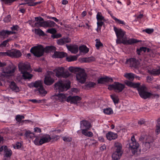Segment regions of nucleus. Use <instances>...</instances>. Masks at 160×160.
<instances>
[{
    "instance_id": "f257e3e1",
    "label": "nucleus",
    "mask_w": 160,
    "mask_h": 160,
    "mask_svg": "<svg viewBox=\"0 0 160 160\" xmlns=\"http://www.w3.org/2000/svg\"><path fill=\"white\" fill-rule=\"evenodd\" d=\"M114 30L115 32L117 39L116 42L117 44L123 43L124 44H132L138 42L139 41L134 38L127 40L126 32L121 28H118L114 27Z\"/></svg>"
},
{
    "instance_id": "f03ea898",
    "label": "nucleus",
    "mask_w": 160,
    "mask_h": 160,
    "mask_svg": "<svg viewBox=\"0 0 160 160\" xmlns=\"http://www.w3.org/2000/svg\"><path fill=\"white\" fill-rule=\"evenodd\" d=\"M53 71L55 73V76L58 78H67L70 75L71 73L68 71H64V68L62 67L56 68Z\"/></svg>"
},
{
    "instance_id": "7ed1b4c3",
    "label": "nucleus",
    "mask_w": 160,
    "mask_h": 160,
    "mask_svg": "<svg viewBox=\"0 0 160 160\" xmlns=\"http://www.w3.org/2000/svg\"><path fill=\"white\" fill-rule=\"evenodd\" d=\"M15 68V67L12 64L10 65L5 68H3L2 69V72L1 76L6 78H8L14 72Z\"/></svg>"
},
{
    "instance_id": "20e7f679",
    "label": "nucleus",
    "mask_w": 160,
    "mask_h": 160,
    "mask_svg": "<svg viewBox=\"0 0 160 160\" xmlns=\"http://www.w3.org/2000/svg\"><path fill=\"white\" fill-rule=\"evenodd\" d=\"M30 52L35 56L40 57L42 56L44 54V48L41 45L35 46L31 48Z\"/></svg>"
},
{
    "instance_id": "39448f33",
    "label": "nucleus",
    "mask_w": 160,
    "mask_h": 160,
    "mask_svg": "<svg viewBox=\"0 0 160 160\" xmlns=\"http://www.w3.org/2000/svg\"><path fill=\"white\" fill-rule=\"evenodd\" d=\"M54 86L55 89L57 90H61V89H66L67 90L69 89L71 86V83L70 82H63L61 80H59L55 83Z\"/></svg>"
},
{
    "instance_id": "423d86ee",
    "label": "nucleus",
    "mask_w": 160,
    "mask_h": 160,
    "mask_svg": "<svg viewBox=\"0 0 160 160\" xmlns=\"http://www.w3.org/2000/svg\"><path fill=\"white\" fill-rule=\"evenodd\" d=\"M124 83L128 86L135 88H137V90H146L147 88L144 84L140 85V83H134L131 81L126 80L124 81Z\"/></svg>"
},
{
    "instance_id": "0eeeda50",
    "label": "nucleus",
    "mask_w": 160,
    "mask_h": 160,
    "mask_svg": "<svg viewBox=\"0 0 160 160\" xmlns=\"http://www.w3.org/2000/svg\"><path fill=\"white\" fill-rule=\"evenodd\" d=\"M76 79L78 82L81 84L84 83L86 81L87 75L83 69L81 68L76 73Z\"/></svg>"
},
{
    "instance_id": "6e6552de",
    "label": "nucleus",
    "mask_w": 160,
    "mask_h": 160,
    "mask_svg": "<svg viewBox=\"0 0 160 160\" xmlns=\"http://www.w3.org/2000/svg\"><path fill=\"white\" fill-rule=\"evenodd\" d=\"M115 92L110 95L111 98L112 99L115 104H118L119 102V97H123L124 96L125 93L124 91H115Z\"/></svg>"
},
{
    "instance_id": "1a4fd4ad",
    "label": "nucleus",
    "mask_w": 160,
    "mask_h": 160,
    "mask_svg": "<svg viewBox=\"0 0 160 160\" xmlns=\"http://www.w3.org/2000/svg\"><path fill=\"white\" fill-rule=\"evenodd\" d=\"M148 91H138V94L140 97L144 99H146L150 97L152 98H158L159 95L155 94H152L147 92Z\"/></svg>"
},
{
    "instance_id": "9d476101",
    "label": "nucleus",
    "mask_w": 160,
    "mask_h": 160,
    "mask_svg": "<svg viewBox=\"0 0 160 160\" xmlns=\"http://www.w3.org/2000/svg\"><path fill=\"white\" fill-rule=\"evenodd\" d=\"M129 146L132 150V152L134 154L137 152V149L139 147V144L136 142L134 135L131 137V141L129 143Z\"/></svg>"
},
{
    "instance_id": "9b49d317",
    "label": "nucleus",
    "mask_w": 160,
    "mask_h": 160,
    "mask_svg": "<svg viewBox=\"0 0 160 160\" xmlns=\"http://www.w3.org/2000/svg\"><path fill=\"white\" fill-rule=\"evenodd\" d=\"M19 71L22 73L27 71L32 72V69L29 63H20L18 64Z\"/></svg>"
},
{
    "instance_id": "f8f14e48",
    "label": "nucleus",
    "mask_w": 160,
    "mask_h": 160,
    "mask_svg": "<svg viewBox=\"0 0 160 160\" xmlns=\"http://www.w3.org/2000/svg\"><path fill=\"white\" fill-rule=\"evenodd\" d=\"M58 138V136L57 135L52 136L51 137L49 135H46L43 136L41 138L40 142L42 143V145L43 143L48 142L51 141L56 140Z\"/></svg>"
},
{
    "instance_id": "ddd939ff",
    "label": "nucleus",
    "mask_w": 160,
    "mask_h": 160,
    "mask_svg": "<svg viewBox=\"0 0 160 160\" xmlns=\"http://www.w3.org/2000/svg\"><path fill=\"white\" fill-rule=\"evenodd\" d=\"M125 88L124 84L118 82H115L112 84L108 86V89H114L115 90H123Z\"/></svg>"
},
{
    "instance_id": "4468645a",
    "label": "nucleus",
    "mask_w": 160,
    "mask_h": 160,
    "mask_svg": "<svg viewBox=\"0 0 160 160\" xmlns=\"http://www.w3.org/2000/svg\"><path fill=\"white\" fill-rule=\"evenodd\" d=\"M28 86L31 88H39L38 90H45L43 86V82L41 80H39L32 82L28 84Z\"/></svg>"
},
{
    "instance_id": "2eb2a0df",
    "label": "nucleus",
    "mask_w": 160,
    "mask_h": 160,
    "mask_svg": "<svg viewBox=\"0 0 160 160\" xmlns=\"http://www.w3.org/2000/svg\"><path fill=\"white\" fill-rule=\"evenodd\" d=\"M81 99V98L78 96L70 95L67 97L66 101L67 102H70L71 104H77L80 102Z\"/></svg>"
},
{
    "instance_id": "dca6fc26",
    "label": "nucleus",
    "mask_w": 160,
    "mask_h": 160,
    "mask_svg": "<svg viewBox=\"0 0 160 160\" xmlns=\"http://www.w3.org/2000/svg\"><path fill=\"white\" fill-rule=\"evenodd\" d=\"M126 64H129L131 67H137L139 65L138 60L134 58H131L127 59L126 62Z\"/></svg>"
},
{
    "instance_id": "f3484780",
    "label": "nucleus",
    "mask_w": 160,
    "mask_h": 160,
    "mask_svg": "<svg viewBox=\"0 0 160 160\" xmlns=\"http://www.w3.org/2000/svg\"><path fill=\"white\" fill-rule=\"evenodd\" d=\"M52 73V72H50L49 73L47 74L45 77L44 83L45 84L47 85H51L55 82L54 79L52 78L50 76V74Z\"/></svg>"
},
{
    "instance_id": "a211bd4d",
    "label": "nucleus",
    "mask_w": 160,
    "mask_h": 160,
    "mask_svg": "<svg viewBox=\"0 0 160 160\" xmlns=\"http://www.w3.org/2000/svg\"><path fill=\"white\" fill-rule=\"evenodd\" d=\"M113 80L112 78L108 77H101L98 79L97 80L98 83L100 84H104L109 82H112Z\"/></svg>"
},
{
    "instance_id": "6ab92c4d",
    "label": "nucleus",
    "mask_w": 160,
    "mask_h": 160,
    "mask_svg": "<svg viewBox=\"0 0 160 160\" xmlns=\"http://www.w3.org/2000/svg\"><path fill=\"white\" fill-rule=\"evenodd\" d=\"M9 56L13 58H19L22 55V53L19 50L15 49L12 51H8Z\"/></svg>"
},
{
    "instance_id": "aec40b11",
    "label": "nucleus",
    "mask_w": 160,
    "mask_h": 160,
    "mask_svg": "<svg viewBox=\"0 0 160 160\" xmlns=\"http://www.w3.org/2000/svg\"><path fill=\"white\" fill-rule=\"evenodd\" d=\"M107 139L109 141L115 140L118 137L117 133L111 131L108 132L106 135Z\"/></svg>"
},
{
    "instance_id": "412c9836",
    "label": "nucleus",
    "mask_w": 160,
    "mask_h": 160,
    "mask_svg": "<svg viewBox=\"0 0 160 160\" xmlns=\"http://www.w3.org/2000/svg\"><path fill=\"white\" fill-rule=\"evenodd\" d=\"M81 128H84V129H89L92 127L91 123L86 120H83L80 121Z\"/></svg>"
},
{
    "instance_id": "4be33fe9",
    "label": "nucleus",
    "mask_w": 160,
    "mask_h": 160,
    "mask_svg": "<svg viewBox=\"0 0 160 160\" xmlns=\"http://www.w3.org/2000/svg\"><path fill=\"white\" fill-rule=\"evenodd\" d=\"M146 140L147 141L143 142L142 144V150L144 152L146 151L150 148L151 143H152L153 141L152 139L150 141L148 139H147Z\"/></svg>"
},
{
    "instance_id": "5701e85b",
    "label": "nucleus",
    "mask_w": 160,
    "mask_h": 160,
    "mask_svg": "<svg viewBox=\"0 0 160 160\" xmlns=\"http://www.w3.org/2000/svg\"><path fill=\"white\" fill-rule=\"evenodd\" d=\"M114 151L122 153H123V150L122 149V144L118 142H115L114 144Z\"/></svg>"
},
{
    "instance_id": "b1692460",
    "label": "nucleus",
    "mask_w": 160,
    "mask_h": 160,
    "mask_svg": "<svg viewBox=\"0 0 160 160\" xmlns=\"http://www.w3.org/2000/svg\"><path fill=\"white\" fill-rule=\"evenodd\" d=\"M4 149L5 154L4 158H10L12 153V151L9 148H8L7 146L4 147Z\"/></svg>"
},
{
    "instance_id": "393cba45",
    "label": "nucleus",
    "mask_w": 160,
    "mask_h": 160,
    "mask_svg": "<svg viewBox=\"0 0 160 160\" xmlns=\"http://www.w3.org/2000/svg\"><path fill=\"white\" fill-rule=\"evenodd\" d=\"M66 53L62 52H55L52 57L55 58H62L65 57Z\"/></svg>"
},
{
    "instance_id": "a878e982",
    "label": "nucleus",
    "mask_w": 160,
    "mask_h": 160,
    "mask_svg": "<svg viewBox=\"0 0 160 160\" xmlns=\"http://www.w3.org/2000/svg\"><path fill=\"white\" fill-rule=\"evenodd\" d=\"M149 73L153 76H156L160 74V67L155 68H153L149 72Z\"/></svg>"
},
{
    "instance_id": "bb28decb",
    "label": "nucleus",
    "mask_w": 160,
    "mask_h": 160,
    "mask_svg": "<svg viewBox=\"0 0 160 160\" xmlns=\"http://www.w3.org/2000/svg\"><path fill=\"white\" fill-rule=\"evenodd\" d=\"M67 47L72 53L76 54L78 52V46L71 47L66 45Z\"/></svg>"
},
{
    "instance_id": "cd10ccee",
    "label": "nucleus",
    "mask_w": 160,
    "mask_h": 160,
    "mask_svg": "<svg viewBox=\"0 0 160 160\" xmlns=\"http://www.w3.org/2000/svg\"><path fill=\"white\" fill-rule=\"evenodd\" d=\"M122 154L114 151L112 155V159L114 160H118L120 158Z\"/></svg>"
},
{
    "instance_id": "c85d7f7f",
    "label": "nucleus",
    "mask_w": 160,
    "mask_h": 160,
    "mask_svg": "<svg viewBox=\"0 0 160 160\" xmlns=\"http://www.w3.org/2000/svg\"><path fill=\"white\" fill-rule=\"evenodd\" d=\"M35 26L39 27H42L44 28H47V21H42V22H36L34 24Z\"/></svg>"
},
{
    "instance_id": "c756f323",
    "label": "nucleus",
    "mask_w": 160,
    "mask_h": 160,
    "mask_svg": "<svg viewBox=\"0 0 160 160\" xmlns=\"http://www.w3.org/2000/svg\"><path fill=\"white\" fill-rule=\"evenodd\" d=\"M124 76L130 81H132L135 78L134 74L132 73H126L124 74Z\"/></svg>"
},
{
    "instance_id": "7c9ffc66",
    "label": "nucleus",
    "mask_w": 160,
    "mask_h": 160,
    "mask_svg": "<svg viewBox=\"0 0 160 160\" xmlns=\"http://www.w3.org/2000/svg\"><path fill=\"white\" fill-rule=\"evenodd\" d=\"M25 117L23 115H18L16 116V120L19 122L24 123L25 122H29L28 120H22V119H24Z\"/></svg>"
},
{
    "instance_id": "2f4dec72",
    "label": "nucleus",
    "mask_w": 160,
    "mask_h": 160,
    "mask_svg": "<svg viewBox=\"0 0 160 160\" xmlns=\"http://www.w3.org/2000/svg\"><path fill=\"white\" fill-rule=\"evenodd\" d=\"M79 50L80 52L86 54L89 52V49L85 45H83L79 47Z\"/></svg>"
},
{
    "instance_id": "473e14b6",
    "label": "nucleus",
    "mask_w": 160,
    "mask_h": 160,
    "mask_svg": "<svg viewBox=\"0 0 160 160\" xmlns=\"http://www.w3.org/2000/svg\"><path fill=\"white\" fill-rule=\"evenodd\" d=\"M89 129H82V134L88 137H92L93 136V133L90 131H88Z\"/></svg>"
},
{
    "instance_id": "72a5a7b5",
    "label": "nucleus",
    "mask_w": 160,
    "mask_h": 160,
    "mask_svg": "<svg viewBox=\"0 0 160 160\" xmlns=\"http://www.w3.org/2000/svg\"><path fill=\"white\" fill-rule=\"evenodd\" d=\"M55 96L57 97L59 100L62 101H63L64 99H65L67 97V96L65 94L60 93V92L57 94L55 93Z\"/></svg>"
},
{
    "instance_id": "f704fd0d",
    "label": "nucleus",
    "mask_w": 160,
    "mask_h": 160,
    "mask_svg": "<svg viewBox=\"0 0 160 160\" xmlns=\"http://www.w3.org/2000/svg\"><path fill=\"white\" fill-rule=\"evenodd\" d=\"M56 49V47L52 46H47L44 48V52H53L55 51Z\"/></svg>"
},
{
    "instance_id": "c9c22d12",
    "label": "nucleus",
    "mask_w": 160,
    "mask_h": 160,
    "mask_svg": "<svg viewBox=\"0 0 160 160\" xmlns=\"http://www.w3.org/2000/svg\"><path fill=\"white\" fill-rule=\"evenodd\" d=\"M29 72L27 71L23 73L22 76L24 79H31L33 76V75L30 74Z\"/></svg>"
},
{
    "instance_id": "e433bc0d",
    "label": "nucleus",
    "mask_w": 160,
    "mask_h": 160,
    "mask_svg": "<svg viewBox=\"0 0 160 160\" xmlns=\"http://www.w3.org/2000/svg\"><path fill=\"white\" fill-rule=\"evenodd\" d=\"M103 112L105 114L110 115L113 113V111L112 108H108L103 109Z\"/></svg>"
},
{
    "instance_id": "4c0bfd02",
    "label": "nucleus",
    "mask_w": 160,
    "mask_h": 160,
    "mask_svg": "<svg viewBox=\"0 0 160 160\" xmlns=\"http://www.w3.org/2000/svg\"><path fill=\"white\" fill-rule=\"evenodd\" d=\"M95 41L96 42L95 46L97 49L98 50L100 47L102 48L103 47V44L101 42L99 39H96Z\"/></svg>"
},
{
    "instance_id": "58836bf2",
    "label": "nucleus",
    "mask_w": 160,
    "mask_h": 160,
    "mask_svg": "<svg viewBox=\"0 0 160 160\" xmlns=\"http://www.w3.org/2000/svg\"><path fill=\"white\" fill-rule=\"evenodd\" d=\"M9 87L12 90H18L19 89V88L17 86L16 83L13 81L11 82Z\"/></svg>"
},
{
    "instance_id": "ea45409f",
    "label": "nucleus",
    "mask_w": 160,
    "mask_h": 160,
    "mask_svg": "<svg viewBox=\"0 0 160 160\" xmlns=\"http://www.w3.org/2000/svg\"><path fill=\"white\" fill-rule=\"evenodd\" d=\"M96 18L98 21H105L104 18L102 16L101 12H98Z\"/></svg>"
},
{
    "instance_id": "a19ab883",
    "label": "nucleus",
    "mask_w": 160,
    "mask_h": 160,
    "mask_svg": "<svg viewBox=\"0 0 160 160\" xmlns=\"http://www.w3.org/2000/svg\"><path fill=\"white\" fill-rule=\"evenodd\" d=\"M35 32L36 34L41 36H43L46 35L44 32L40 28L35 29Z\"/></svg>"
},
{
    "instance_id": "79ce46f5",
    "label": "nucleus",
    "mask_w": 160,
    "mask_h": 160,
    "mask_svg": "<svg viewBox=\"0 0 160 160\" xmlns=\"http://www.w3.org/2000/svg\"><path fill=\"white\" fill-rule=\"evenodd\" d=\"M81 68L78 67H70L68 68L69 70L72 72L76 73L78 72L81 69Z\"/></svg>"
},
{
    "instance_id": "37998d69",
    "label": "nucleus",
    "mask_w": 160,
    "mask_h": 160,
    "mask_svg": "<svg viewBox=\"0 0 160 160\" xmlns=\"http://www.w3.org/2000/svg\"><path fill=\"white\" fill-rule=\"evenodd\" d=\"M37 91V93L38 95L44 97L47 94V91Z\"/></svg>"
},
{
    "instance_id": "c03bdc74",
    "label": "nucleus",
    "mask_w": 160,
    "mask_h": 160,
    "mask_svg": "<svg viewBox=\"0 0 160 160\" xmlns=\"http://www.w3.org/2000/svg\"><path fill=\"white\" fill-rule=\"evenodd\" d=\"M41 138L37 137H36L34 141V143L37 145H42V143L40 142L41 141Z\"/></svg>"
},
{
    "instance_id": "a18cd8bd",
    "label": "nucleus",
    "mask_w": 160,
    "mask_h": 160,
    "mask_svg": "<svg viewBox=\"0 0 160 160\" xmlns=\"http://www.w3.org/2000/svg\"><path fill=\"white\" fill-rule=\"evenodd\" d=\"M77 59V57L75 56H70L66 58V60L69 62L76 60Z\"/></svg>"
},
{
    "instance_id": "49530a36",
    "label": "nucleus",
    "mask_w": 160,
    "mask_h": 160,
    "mask_svg": "<svg viewBox=\"0 0 160 160\" xmlns=\"http://www.w3.org/2000/svg\"><path fill=\"white\" fill-rule=\"evenodd\" d=\"M45 100V99L37 100L36 99H29L28 100L29 101L31 102L34 103H41L42 102H44Z\"/></svg>"
},
{
    "instance_id": "de8ad7c7",
    "label": "nucleus",
    "mask_w": 160,
    "mask_h": 160,
    "mask_svg": "<svg viewBox=\"0 0 160 160\" xmlns=\"http://www.w3.org/2000/svg\"><path fill=\"white\" fill-rule=\"evenodd\" d=\"M96 85V83L94 82H89L86 84V86L89 88H93Z\"/></svg>"
},
{
    "instance_id": "09e8293b",
    "label": "nucleus",
    "mask_w": 160,
    "mask_h": 160,
    "mask_svg": "<svg viewBox=\"0 0 160 160\" xmlns=\"http://www.w3.org/2000/svg\"><path fill=\"white\" fill-rule=\"evenodd\" d=\"M47 27H52L55 26L56 23L52 21H47Z\"/></svg>"
},
{
    "instance_id": "8fccbe9b",
    "label": "nucleus",
    "mask_w": 160,
    "mask_h": 160,
    "mask_svg": "<svg viewBox=\"0 0 160 160\" xmlns=\"http://www.w3.org/2000/svg\"><path fill=\"white\" fill-rule=\"evenodd\" d=\"M146 47H141L139 49H137V53L138 55H140V53L142 51H143L144 52H146Z\"/></svg>"
},
{
    "instance_id": "3c124183",
    "label": "nucleus",
    "mask_w": 160,
    "mask_h": 160,
    "mask_svg": "<svg viewBox=\"0 0 160 160\" xmlns=\"http://www.w3.org/2000/svg\"><path fill=\"white\" fill-rule=\"evenodd\" d=\"M113 19L116 22H117L118 24H122L125 25L126 23L123 21L115 17H113Z\"/></svg>"
},
{
    "instance_id": "603ef678",
    "label": "nucleus",
    "mask_w": 160,
    "mask_h": 160,
    "mask_svg": "<svg viewBox=\"0 0 160 160\" xmlns=\"http://www.w3.org/2000/svg\"><path fill=\"white\" fill-rule=\"evenodd\" d=\"M26 2L25 4H27L29 6H34V2H33V1L35 0H24Z\"/></svg>"
},
{
    "instance_id": "864d4df0",
    "label": "nucleus",
    "mask_w": 160,
    "mask_h": 160,
    "mask_svg": "<svg viewBox=\"0 0 160 160\" xmlns=\"http://www.w3.org/2000/svg\"><path fill=\"white\" fill-rule=\"evenodd\" d=\"M57 32L56 30L54 28H52L48 29L46 31L47 32L53 34Z\"/></svg>"
},
{
    "instance_id": "5fc2aeb1",
    "label": "nucleus",
    "mask_w": 160,
    "mask_h": 160,
    "mask_svg": "<svg viewBox=\"0 0 160 160\" xmlns=\"http://www.w3.org/2000/svg\"><path fill=\"white\" fill-rule=\"evenodd\" d=\"M156 133L158 135L160 133V125L157 123L156 125Z\"/></svg>"
},
{
    "instance_id": "6e6d98bb",
    "label": "nucleus",
    "mask_w": 160,
    "mask_h": 160,
    "mask_svg": "<svg viewBox=\"0 0 160 160\" xmlns=\"http://www.w3.org/2000/svg\"><path fill=\"white\" fill-rule=\"evenodd\" d=\"M7 35V30H2L0 32V38Z\"/></svg>"
},
{
    "instance_id": "4d7b16f0",
    "label": "nucleus",
    "mask_w": 160,
    "mask_h": 160,
    "mask_svg": "<svg viewBox=\"0 0 160 160\" xmlns=\"http://www.w3.org/2000/svg\"><path fill=\"white\" fill-rule=\"evenodd\" d=\"M22 144L21 142H17L14 144L13 146L14 148L15 149H18L20 148Z\"/></svg>"
},
{
    "instance_id": "13d9d810",
    "label": "nucleus",
    "mask_w": 160,
    "mask_h": 160,
    "mask_svg": "<svg viewBox=\"0 0 160 160\" xmlns=\"http://www.w3.org/2000/svg\"><path fill=\"white\" fill-rule=\"evenodd\" d=\"M103 21H97V25L98 28L101 29V27L104 24V22Z\"/></svg>"
},
{
    "instance_id": "bf43d9fd",
    "label": "nucleus",
    "mask_w": 160,
    "mask_h": 160,
    "mask_svg": "<svg viewBox=\"0 0 160 160\" xmlns=\"http://www.w3.org/2000/svg\"><path fill=\"white\" fill-rule=\"evenodd\" d=\"M7 56H9L8 51L6 52H0V57L2 58Z\"/></svg>"
},
{
    "instance_id": "052dcab7",
    "label": "nucleus",
    "mask_w": 160,
    "mask_h": 160,
    "mask_svg": "<svg viewBox=\"0 0 160 160\" xmlns=\"http://www.w3.org/2000/svg\"><path fill=\"white\" fill-rule=\"evenodd\" d=\"M143 31L147 33L151 34L154 31V29L152 28H147L143 30Z\"/></svg>"
},
{
    "instance_id": "680f3d73",
    "label": "nucleus",
    "mask_w": 160,
    "mask_h": 160,
    "mask_svg": "<svg viewBox=\"0 0 160 160\" xmlns=\"http://www.w3.org/2000/svg\"><path fill=\"white\" fill-rule=\"evenodd\" d=\"M57 43L58 45H62L64 44L62 38L58 40L57 41Z\"/></svg>"
},
{
    "instance_id": "e2e57ef3",
    "label": "nucleus",
    "mask_w": 160,
    "mask_h": 160,
    "mask_svg": "<svg viewBox=\"0 0 160 160\" xmlns=\"http://www.w3.org/2000/svg\"><path fill=\"white\" fill-rule=\"evenodd\" d=\"M11 20V16L10 15H8L4 19L3 21L5 22H9Z\"/></svg>"
},
{
    "instance_id": "0e129e2a",
    "label": "nucleus",
    "mask_w": 160,
    "mask_h": 160,
    "mask_svg": "<svg viewBox=\"0 0 160 160\" xmlns=\"http://www.w3.org/2000/svg\"><path fill=\"white\" fill-rule=\"evenodd\" d=\"M63 140L64 141L66 142H70L72 140V138L69 137H65L63 138Z\"/></svg>"
},
{
    "instance_id": "69168bd1",
    "label": "nucleus",
    "mask_w": 160,
    "mask_h": 160,
    "mask_svg": "<svg viewBox=\"0 0 160 160\" xmlns=\"http://www.w3.org/2000/svg\"><path fill=\"white\" fill-rule=\"evenodd\" d=\"M62 39L63 40V41L64 42V43H67L70 42H71V39L70 38L67 37V38H62Z\"/></svg>"
},
{
    "instance_id": "338daca9",
    "label": "nucleus",
    "mask_w": 160,
    "mask_h": 160,
    "mask_svg": "<svg viewBox=\"0 0 160 160\" xmlns=\"http://www.w3.org/2000/svg\"><path fill=\"white\" fill-rule=\"evenodd\" d=\"M35 20L36 21L38 22H42L44 21V19L43 18L41 17H36L35 18Z\"/></svg>"
},
{
    "instance_id": "774afa93",
    "label": "nucleus",
    "mask_w": 160,
    "mask_h": 160,
    "mask_svg": "<svg viewBox=\"0 0 160 160\" xmlns=\"http://www.w3.org/2000/svg\"><path fill=\"white\" fill-rule=\"evenodd\" d=\"M19 28V27L17 25H13L12 27H11V29L12 31H14L15 30H18V29Z\"/></svg>"
}]
</instances>
